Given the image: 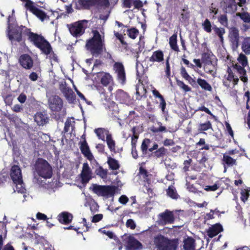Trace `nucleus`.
Masks as SVG:
<instances>
[{
  "label": "nucleus",
  "instance_id": "9d476101",
  "mask_svg": "<svg viewBox=\"0 0 250 250\" xmlns=\"http://www.w3.org/2000/svg\"><path fill=\"white\" fill-rule=\"evenodd\" d=\"M174 221V217L173 212L166 209L164 212L158 214L157 222L159 225H165L172 224Z\"/></svg>",
  "mask_w": 250,
  "mask_h": 250
},
{
  "label": "nucleus",
  "instance_id": "a18cd8bd",
  "mask_svg": "<svg viewBox=\"0 0 250 250\" xmlns=\"http://www.w3.org/2000/svg\"><path fill=\"white\" fill-rule=\"evenodd\" d=\"M216 34L219 36L221 42H223V35L225 33V29L223 28H216L214 29Z\"/></svg>",
  "mask_w": 250,
  "mask_h": 250
},
{
  "label": "nucleus",
  "instance_id": "603ef678",
  "mask_svg": "<svg viewBox=\"0 0 250 250\" xmlns=\"http://www.w3.org/2000/svg\"><path fill=\"white\" fill-rule=\"evenodd\" d=\"M128 197L125 195L121 196L119 199V202L123 205H125L128 202Z\"/></svg>",
  "mask_w": 250,
  "mask_h": 250
},
{
  "label": "nucleus",
  "instance_id": "72a5a7b5",
  "mask_svg": "<svg viewBox=\"0 0 250 250\" xmlns=\"http://www.w3.org/2000/svg\"><path fill=\"white\" fill-rule=\"evenodd\" d=\"M106 141L107 146L111 151H113L115 149V142L113 140L111 135L107 134L106 137Z\"/></svg>",
  "mask_w": 250,
  "mask_h": 250
},
{
  "label": "nucleus",
  "instance_id": "49530a36",
  "mask_svg": "<svg viewBox=\"0 0 250 250\" xmlns=\"http://www.w3.org/2000/svg\"><path fill=\"white\" fill-rule=\"evenodd\" d=\"M96 173L98 175L104 179L106 177L107 172L106 170L103 169L102 167H100L96 170Z\"/></svg>",
  "mask_w": 250,
  "mask_h": 250
},
{
  "label": "nucleus",
  "instance_id": "5fc2aeb1",
  "mask_svg": "<svg viewBox=\"0 0 250 250\" xmlns=\"http://www.w3.org/2000/svg\"><path fill=\"white\" fill-rule=\"evenodd\" d=\"M13 99L14 98L13 96L8 95L5 98L4 102L6 104L10 105L12 104Z\"/></svg>",
  "mask_w": 250,
  "mask_h": 250
},
{
  "label": "nucleus",
  "instance_id": "864d4df0",
  "mask_svg": "<svg viewBox=\"0 0 250 250\" xmlns=\"http://www.w3.org/2000/svg\"><path fill=\"white\" fill-rule=\"evenodd\" d=\"M138 139V135H133L131 137V145L132 148H135L136 146V143L137 142V140Z\"/></svg>",
  "mask_w": 250,
  "mask_h": 250
},
{
  "label": "nucleus",
  "instance_id": "bb28decb",
  "mask_svg": "<svg viewBox=\"0 0 250 250\" xmlns=\"http://www.w3.org/2000/svg\"><path fill=\"white\" fill-rule=\"evenodd\" d=\"M197 83L203 89L208 91L212 90L211 85L205 80L198 78L197 80Z\"/></svg>",
  "mask_w": 250,
  "mask_h": 250
},
{
  "label": "nucleus",
  "instance_id": "1a4fd4ad",
  "mask_svg": "<svg viewBox=\"0 0 250 250\" xmlns=\"http://www.w3.org/2000/svg\"><path fill=\"white\" fill-rule=\"evenodd\" d=\"M26 8L35 15L42 21L49 20V17L42 10L39 9L37 5L32 1H28L26 4Z\"/></svg>",
  "mask_w": 250,
  "mask_h": 250
},
{
  "label": "nucleus",
  "instance_id": "e433bc0d",
  "mask_svg": "<svg viewBox=\"0 0 250 250\" xmlns=\"http://www.w3.org/2000/svg\"><path fill=\"white\" fill-rule=\"evenodd\" d=\"M94 131H95V133L97 134L98 138L102 140H104V133H105L106 135H107V134H108V132L107 131H106L104 129H103L102 128L96 129Z\"/></svg>",
  "mask_w": 250,
  "mask_h": 250
},
{
  "label": "nucleus",
  "instance_id": "79ce46f5",
  "mask_svg": "<svg viewBox=\"0 0 250 250\" xmlns=\"http://www.w3.org/2000/svg\"><path fill=\"white\" fill-rule=\"evenodd\" d=\"M129 37L132 39H135L138 35L139 31L137 29L132 28L128 30L127 31Z\"/></svg>",
  "mask_w": 250,
  "mask_h": 250
},
{
  "label": "nucleus",
  "instance_id": "bf43d9fd",
  "mask_svg": "<svg viewBox=\"0 0 250 250\" xmlns=\"http://www.w3.org/2000/svg\"><path fill=\"white\" fill-rule=\"evenodd\" d=\"M103 218V215L102 214H98L94 215L93 217L92 221L93 222H98Z\"/></svg>",
  "mask_w": 250,
  "mask_h": 250
},
{
  "label": "nucleus",
  "instance_id": "680f3d73",
  "mask_svg": "<svg viewBox=\"0 0 250 250\" xmlns=\"http://www.w3.org/2000/svg\"><path fill=\"white\" fill-rule=\"evenodd\" d=\"M36 216H37V219H38L39 220H46L47 219V217L46 215H45L44 214H42V213H40V212H38Z\"/></svg>",
  "mask_w": 250,
  "mask_h": 250
},
{
  "label": "nucleus",
  "instance_id": "4be33fe9",
  "mask_svg": "<svg viewBox=\"0 0 250 250\" xmlns=\"http://www.w3.org/2000/svg\"><path fill=\"white\" fill-rule=\"evenodd\" d=\"M72 215L67 212H63L58 216L59 222L62 224H68L72 220Z\"/></svg>",
  "mask_w": 250,
  "mask_h": 250
},
{
  "label": "nucleus",
  "instance_id": "412c9836",
  "mask_svg": "<svg viewBox=\"0 0 250 250\" xmlns=\"http://www.w3.org/2000/svg\"><path fill=\"white\" fill-rule=\"evenodd\" d=\"M35 121L39 125H42L48 122L46 114L42 112H38L35 115Z\"/></svg>",
  "mask_w": 250,
  "mask_h": 250
},
{
  "label": "nucleus",
  "instance_id": "ddd939ff",
  "mask_svg": "<svg viewBox=\"0 0 250 250\" xmlns=\"http://www.w3.org/2000/svg\"><path fill=\"white\" fill-rule=\"evenodd\" d=\"M49 105L53 111H59L62 106V102L58 96H52L49 100Z\"/></svg>",
  "mask_w": 250,
  "mask_h": 250
},
{
  "label": "nucleus",
  "instance_id": "e2e57ef3",
  "mask_svg": "<svg viewBox=\"0 0 250 250\" xmlns=\"http://www.w3.org/2000/svg\"><path fill=\"white\" fill-rule=\"evenodd\" d=\"M97 3H98L105 7H107L109 4L108 0H98V1Z\"/></svg>",
  "mask_w": 250,
  "mask_h": 250
},
{
  "label": "nucleus",
  "instance_id": "0eeeda50",
  "mask_svg": "<svg viewBox=\"0 0 250 250\" xmlns=\"http://www.w3.org/2000/svg\"><path fill=\"white\" fill-rule=\"evenodd\" d=\"M154 244L158 250H176L174 243L162 235H158L155 238Z\"/></svg>",
  "mask_w": 250,
  "mask_h": 250
},
{
  "label": "nucleus",
  "instance_id": "c9c22d12",
  "mask_svg": "<svg viewBox=\"0 0 250 250\" xmlns=\"http://www.w3.org/2000/svg\"><path fill=\"white\" fill-rule=\"evenodd\" d=\"M107 162L110 168L114 170L119 168V165L118 161L112 157H109Z\"/></svg>",
  "mask_w": 250,
  "mask_h": 250
},
{
  "label": "nucleus",
  "instance_id": "338daca9",
  "mask_svg": "<svg viewBox=\"0 0 250 250\" xmlns=\"http://www.w3.org/2000/svg\"><path fill=\"white\" fill-rule=\"evenodd\" d=\"M38 75L35 72H32L29 75V78L33 81H35L38 79Z\"/></svg>",
  "mask_w": 250,
  "mask_h": 250
},
{
  "label": "nucleus",
  "instance_id": "6e6552de",
  "mask_svg": "<svg viewBox=\"0 0 250 250\" xmlns=\"http://www.w3.org/2000/svg\"><path fill=\"white\" fill-rule=\"evenodd\" d=\"M24 28L23 26H19L14 24H9L7 35L9 40L12 42H21L22 39L21 33Z\"/></svg>",
  "mask_w": 250,
  "mask_h": 250
},
{
  "label": "nucleus",
  "instance_id": "39448f33",
  "mask_svg": "<svg viewBox=\"0 0 250 250\" xmlns=\"http://www.w3.org/2000/svg\"><path fill=\"white\" fill-rule=\"evenodd\" d=\"M117 188L115 186H101L97 184H93L92 186V190L95 194L105 198L113 196Z\"/></svg>",
  "mask_w": 250,
  "mask_h": 250
},
{
  "label": "nucleus",
  "instance_id": "2f4dec72",
  "mask_svg": "<svg viewBox=\"0 0 250 250\" xmlns=\"http://www.w3.org/2000/svg\"><path fill=\"white\" fill-rule=\"evenodd\" d=\"M180 73L183 78L187 80L190 83L195 82V81L187 73L185 67L182 66L181 68Z\"/></svg>",
  "mask_w": 250,
  "mask_h": 250
},
{
  "label": "nucleus",
  "instance_id": "c85d7f7f",
  "mask_svg": "<svg viewBox=\"0 0 250 250\" xmlns=\"http://www.w3.org/2000/svg\"><path fill=\"white\" fill-rule=\"evenodd\" d=\"M169 45L171 48L175 51H179V48L177 45V35L176 34L173 35L169 38Z\"/></svg>",
  "mask_w": 250,
  "mask_h": 250
},
{
  "label": "nucleus",
  "instance_id": "cd10ccee",
  "mask_svg": "<svg viewBox=\"0 0 250 250\" xmlns=\"http://www.w3.org/2000/svg\"><path fill=\"white\" fill-rule=\"evenodd\" d=\"M235 160L232 159V157H223L222 163L224 166V172L227 171L226 165L228 167L232 166L235 163Z\"/></svg>",
  "mask_w": 250,
  "mask_h": 250
},
{
  "label": "nucleus",
  "instance_id": "8fccbe9b",
  "mask_svg": "<svg viewBox=\"0 0 250 250\" xmlns=\"http://www.w3.org/2000/svg\"><path fill=\"white\" fill-rule=\"evenodd\" d=\"M219 21L223 25L226 26L227 25V18L226 15H221L219 19Z\"/></svg>",
  "mask_w": 250,
  "mask_h": 250
},
{
  "label": "nucleus",
  "instance_id": "6ab92c4d",
  "mask_svg": "<svg viewBox=\"0 0 250 250\" xmlns=\"http://www.w3.org/2000/svg\"><path fill=\"white\" fill-rule=\"evenodd\" d=\"M98 77L101 79V83L104 86L110 84L113 81L111 76L107 73L103 72L99 73Z\"/></svg>",
  "mask_w": 250,
  "mask_h": 250
},
{
  "label": "nucleus",
  "instance_id": "20e7f679",
  "mask_svg": "<svg viewBox=\"0 0 250 250\" xmlns=\"http://www.w3.org/2000/svg\"><path fill=\"white\" fill-rule=\"evenodd\" d=\"M29 39L34 44L41 50L42 53L47 55L52 52L50 43L42 36L31 33L29 34Z\"/></svg>",
  "mask_w": 250,
  "mask_h": 250
},
{
  "label": "nucleus",
  "instance_id": "c756f323",
  "mask_svg": "<svg viewBox=\"0 0 250 250\" xmlns=\"http://www.w3.org/2000/svg\"><path fill=\"white\" fill-rule=\"evenodd\" d=\"M81 150L84 156H91V153L86 143L84 141L82 143L80 146Z\"/></svg>",
  "mask_w": 250,
  "mask_h": 250
},
{
  "label": "nucleus",
  "instance_id": "f704fd0d",
  "mask_svg": "<svg viewBox=\"0 0 250 250\" xmlns=\"http://www.w3.org/2000/svg\"><path fill=\"white\" fill-rule=\"evenodd\" d=\"M167 195L173 199H177L179 197V195L173 187H169L167 189Z\"/></svg>",
  "mask_w": 250,
  "mask_h": 250
},
{
  "label": "nucleus",
  "instance_id": "f8f14e48",
  "mask_svg": "<svg viewBox=\"0 0 250 250\" xmlns=\"http://www.w3.org/2000/svg\"><path fill=\"white\" fill-rule=\"evenodd\" d=\"M60 89L70 103H72L75 100V95L71 88L67 87L66 83H62L60 85Z\"/></svg>",
  "mask_w": 250,
  "mask_h": 250
},
{
  "label": "nucleus",
  "instance_id": "3c124183",
  "mask_svg": "<svg viewBox=\"0 0 250 250\" xmlns=\"http://www.w3.org/2000/svg\"><path fill=\"white\" fill-rule=\"evenodd\" d=\"M139 174L142 176L144 179H146L147 177V172L146 169L143 168L142 166L140 167Z\"/></svg>",
  "mask_w": 250,
  "mask_h": 250
},
{
  "label": "nucleus",
  "instance_id": "dca6fc26",
  "mask_svg": "<svg viewBox=\"0 0 250 250\" xmlns=\"http://www.w3.org/2000/svg\"><path fill=\"white\" fill-rule=\"evenodd\" d=\"M229 40L232 44V45L237 48L239 45V31L236 28H232L229 30Z\"/></svg>",
  "mask_w": 250,
  "mask_h": 250
},
{
  "label": "nucleus",
  "instance_id": "aec40b11",
  "mask_svg": "<svg viewBox=\"0 0 250 250\" xmlns=\"http://www.w3.org/2000/svg\"><path fill=\"white\" fill-rule=\"evenodd\" d=\"M223 230L222 227L221 225L216 224L211 227H210L208 231V235L210 237L212 238L217 235L219 232Z\"/></svg>",
  "mask_w": 250,
  "mask_h": 250
},
{
  "label": "nucleus",
  "instance_id": "a19ab883",
  "mask_svg": "<svg viewBox=\"0 0 250 250\" xmlns=\"http://www.w3.org/2000/svg\"><path fill=\"white\" fill-rule=\"evenodd\" d=\"M210 128H211V125L209 121H208L205 123L200 124L198 127L199 131H206Z\"/></svg>",
  "mask_w": 250,
  "mask_h": 250
},
{
  "label": "nucleus",
  "instance_id": "393cba45",
  "mask_svg": "<svg viewBox=\"0 0 250 250\" xmlns=\"http://www.w3.org/2000/svg\"><path fill=\"white\" fill-rule=\"evenodd\" d=\"M184 243L183 247L185 250H195V241L193 238L188 237Z\"/></svg>",
  "mask_w": 250,
  "mask_h": 250
},
{
  "label": "nucleus",
  "instance_id": "052dcab7",
  "mask_svg": "<svg viewBox=\"0 0 250 250\" xmlns=\"http://www.w3.org/2000/svg\"><path fill=\"white\" fill-rule=\"evenodd\" d=\"M12 109L14 112H19L22 110V107L21 105L16 104L12 107Z\"/></svg>",
  "mask_w": 250,
  "mask_h": 250
},
{
  "label": "nucleus",
  "instance_id": "a211bd4d",
  "mask_svg": "<svg viewBox=\"0 0 250 250\" xmlns=\"http://www.w3.org/2000/svg\"><path fill=\"white\" fill-rule=\"evenodd\" d=\"M20 62L23 67L26 69H30L33 64L31 58L27 55H23L20 58Z\"/></svg>",
  "mask_w": 250,
  "mask_h": 250
},
{
  "label": "nucleus",
  "instance_id": "58836bf2",
  "mask_svg": "<svg viewBox=\"0 0 250 250\" xmlns=\"http://www.w3.org/2000/svg\"><path fill=\"white\" fill-rule=\"evenodd\" d=\"M236 16L239 17L244 22H250V15L248 13H237Z\"/></svg>",
  "mask_w": 250,
  "mask_h": 250
},
{
  "label": "nucleus",
  "instance_id": "473e14b6",
  "mask_svg": "<svg viewBox=\"0 0 250 250\" xmlns=\"http://www.w3.org/2000/svg\"><path fill=\"white\" fill-rule=\"evenodd\" d=\"M151 143V141L150 139L146 138L145 139L141 145V150L143 152V154H146L147 152L148 151V147Z\"/></svg>",
  "mask_w": 250,
  "mask_h": 250
},
{
  "label": "nucleus",
  "instance_id": "7c9ffc66",
  "mask_svg": "<svg viewBox=\"0 0 250 250\" xmlns=\"http://www.w3.org/2000/svg\"><path fill=\"white\" fill-rule=\"evenodd\" d=\"M75 125V121L74 118H69L68 119L66 122L65 123L64 126V130L65 132H67L70 130V129L71 130H73L74 128Z\"/></svg>",
  "mask_w": 250,
  "mask_h": 250
},
{
  "label": "nucleus",
  "instance_id": "2eb2a0df",
  "mask_svg": "<svg viewBox=\"0 0 250 250\" xmlns=\"http://www.w3.org/2000/svg\"><path fill=\"white\" fill-rule=\"evenodd\" d=\"M114 69L117 74L119 81L122 83H124L125 81V74L123 65L121 63L116 62L114 65Z\"/></svg>",
  "mask_w": 250,
  "mask_h": 250
},
{
  "label": "nucleus",
  "instance_id": "09e8293b",
  "mask_svg": "<svg viewBox=\"0 0 250 250\" xmlns=\"http://www.w3.org/2000/svg\"><path fill=\"white\" fill-rule=\"evenodd\" d=\"M126 226L127 228H130L131 229H134L136 227V224L134 221L131 219L127 220Z\"/></svg>",
  "mask_w": 250,
  "mask_h": 250
},
{
  "label": "nucleus",
  "instance_id": "6e6d98bb",
  "mask_svg": "<svg viewBox=\"0 0 250 250\" xmlns=\"http://www.w3.org/2000/svg\"><path fill=\"white\" fill-rule=\"evenodd\" d=\"M26 96L24 94L21 93L18 97V100L20 103L23 104L26 101Z\"/></svg>",
  "mask_w": 250,
  "mask_h": 250
},
{
  "label": "nucleus",
  "instance_id": "ea45409f",
  "mask_svg": "<svg viewBox=\"0 0 250 250\" xmlns=\"http://www.w3.org/2000/svg\"><path fill=\"white\" fill-rule=\"evenodd\" d=\"M238 61L241 64L242 66L245 67L248 65V59L247 57L243 54L241 53L238 59Z\"/></svg>",
  "mask_w": 250,
  "mask_h": 250
},
{
  "label": "nucleus",
  "instance_id": "13d9d810",
  "mask_svg": "<svg viewBox=\"0 0 250 250\" xmlns=\"http://www.w3.org/2000/svg\"><path fill=\"white\" fill-rule=\"evenodd\" d=\"M218 188V186L216 184H214L213 186H206L205 189L207 191H215Z\"/></svg>",
  "mask_w": 250,
  "mask_h": 250
},
{
  "label": "nucleus",
  "instance_id": "4468645a",
  "mask_svg": "<svg viewBox=\"0 0 250 250\" xmlns=\"http://www.w3.org/2000/svg\"><path fill=\"white\" fill-rule=\"evenodd\" d=\"M221 4L226 13H233L237 10V3L235 0H223Z\"/></svg>",
  "mask_w": 250,
  "mask_h": 250
},
{
  "label": "nucleus",
  "instance_id": "9b49d317",
  "mask_svg": "<svg viewBox=\"0 0 250 250\" xmlns=\"http://www.w3.org/2000/svg\"><path fill=\"white\" fill-rule=\"evenodd\" d=\"M123 242L128 250H138L142 249V245L132 236L125 235Z\"/></svg>",
  "mask_w": 250,
  "mask_h": 250
},
{
  "label": "nucleus",
  "instance_id": "37998d69",
  "mask_svg": "<svg viewBox=\"0 0 250 250\" xmlns=\"http://www.w3.org/2000/svg\"><path fill=\"white\" fill-rule=\"evenodd\" d=\"M177 85L185 92H188L191 91V88L188 85H186L184 83L181 81H177Z\"/></svg>",
  "mask_w": 250,
  "mask_h": 250
},
{
  "label": "nucleus",
  "instance_id": "423d86ee",
  "mask_svg": "<svg viewBox=\"0 0 250 250\" xmlns=\"http://www.w3.org/2000/svg\"><path fill=\"white\" fill-rule=\"evenodd\" d=\"M88 22V21L85 20L79 21L68 24L67 27L72 35L76 37H80L84 33Z\"/></svg>",
  "mask_w": 250,
  "mask_h": 250
},
{
  "label": "nucleus",
  "instance_id": "774afa93",
  "mask_svg": "<svg viewBox=\"0 0 250 250\" xmlns=\"http://www.w3.org/2000/svg\"><path fill=\"white\" fill-rule=\"evenodd\" d=\"M2 250H15L13 247L10 244L6 245Z\"/></svg>",
  "mask_w": 250,
  "mask_h": 250
},
{
  "label": "nucleus",
  "instance_id": "7ed1b4c3",
  "mask_svg": "<svg viewBox=\"0 0 250 250\" xmlns=\"http://www.w3.org/2000/svg\"><path fill=\"white\" fill-rule=\"evenodd\" d=\"M37 175L44 179L50 178L52 175V169L48 162L41 158H38L34 165Z\"/></svg>",
  "mask_w": 250,
  "mask_h": 250
},
{
  "label": "nucleus",
  "instance_id": "f03ea898",
  "mask_svg": "<svg viewBox=\"0 0 250 250\" xmlns=\"http://www.w3.org/2000/svg\"><path fill=\"white\" fill-rule=\"evenodd\" d=\"M10 176L15 185L13 187L14 191L23 193L25 189L22 180V176L20 168L17 165L13 166L11 169Z\"/></svg>",
  "mask_w": 250,
  "mask_h": 250
},
{
  "label": "nucleus",
  "instance_id": "4c0bfd02",
  "mask_svg": "<svg viewBox=\"0 0 250 250\" xmlns=\"http://www.w3.org/2000/svg\"><path fill=\"white\" fill-rule=\"evenodd\" d=\"M98 0H79V2L85 7L96 4Z\"/></svg>",
  "mask_w": 250,
  "mask_h": 250
},
{
  "label": "nucleus",
  "instance_id": "c03bdc74",
  "mask_svg": "<svg viewBox=\"0 0 250 250\" xmlns=\"http://www.w3.org/2000/svg\"><path fill=\"white\" fill-rule=\"evenodd\" d=\"M204 29L208 33L211 31V23L208 19H206L202 24Z\"/></svg>",
  "mask_w": 250,
  "mask_h": 250
},
{
  "label": "nucleus",
  "instance_id": "0e129e2a",
  "mask_svg": "<svg viewBox=\"0 0 250 250\" xmlns=\"http://www.w3.org/2000/svg\"><path fill=\"white\" fill-rule=\"evenodd\" d=\"M114 35L122 44H125V42L123 40V36L121 34L118 32H115Z\"/></svg>",
  "mask_w": 250,
  "mask_h": 250
},
{
  "label": "nucleus",
  "instance_id": "4d7b16f0",
  "mask_svg": "<svg viewBox=\"0 0 250 250\" xmlns=\"http://www.w3.org/2000/svg\"><path fill=\"white\" fill-rule=\"evenodd\" d=\"M132 3L136 8H139L143 6V3L140 0H132Z\"/></svg>",
  "mask_w": 250,
  "mask_h": 250
},
{
  "label": "nucleus",
  "instance_id": "5701e85b",
  "mask_svg": "<svg viewBox=\"0 0 250 250\" xmlns=\"http://www.w3.org/2000/svg\"><path fill=\"white\" fill-rule=\"evenodd\" d=\"M244 67L241 66L238 64H235L234 65V69L236 70V71L239 74L240 78L241 81L246 83L248 81V78L246 76V71L244 68Z\"/></svg>",
  "mask_w": 250,
  "mask_h": 250
},
{
  "label": "nucleus",
  "instance_id": "f257e3e1",
  "mask_svg": "<svg viewBox=\"0 0 250 250\" xmlns=\"http://www.w3.org/2000/svg\"><path fill=\"white\" fill-rule=\"evenodd\" d=\"M92 33L93 37L87 41L85 46L93 55H98L103 51L104 36L97 30H93Z\"/></svg>",
  "mask_w": 250,
  "mask_h": 250
},
{
  "label": "nucleus",
  "instance_id": "f3484780",
  "mask_svg": "<svg viewBox=\"0 0 250 250\" xmlns=\"http://www.w3.org/2000/svg\"><path fill=\"white\" fill-rule=\"evenodd\" d=\"M83 184H86L91 179V172L88 165L84 163L83 165V170L81 174Z\"/></svg>",
  "mask_w": 250,
  "mask_h": 250
},
{
  "label": "nucleus",
  "instance_id": "b1692460",
  "mask_svg": "<svg viewBox=\"0 0 250 250\" xmlns=\"http://www.w3.org/2000/svg\"><path fill=\"white\" fill-rule=\"evenodd\" d=\"M163 53L161 51H156L153 53L152 56L149 58V61L152 62H160L163 61Z\"/></svg>",
  "mask_w": 250,
  "mask_h": 250
},
{
  "label": "nucleus",
  "instance_id": "69168bd1",
  "mask_svg": "<svg viewBox=\"0 0 250 250\" xmlns=\"http://www.w3.org/2000/svg\"><path fill=\"white\" fill-rule=\"evenodd\" d=\"M198 110L205 111V112H206L207 113H208L209 115H212L210 110L208 108H207L204 106L199 107L198 109Z\"/></svg>",
  "mask_w": 250,
  "mask_h": 250
},
{
  "label": "nucleus",
  "instance_id": "a878e982",
  "mask_svg": "<svg viewBox=\"0 0 250 250\" xmlns=\"http://www.w3.org/2000/svg\"><path fill=\"white\" fill-rule=\"evenodd\" d=\"M242 49L247 55H250V37L244 38L242 43Z\"/></svg>",
  "mask_w": 250,
  "mask_h": 250
},
{
  "label": "nucleus",
  "instance_id": "de8ad7c7",
  "mask_svg": "<svg viewBox=\"0 0 250 250\" xmlns=\"http://www.w3.org/2000/svg\"><path fill=\"white\" fill-rule=\"evenodd\" d=\"M241 199L242 201H243L244 202H245L247 200L250 194L249 192L246 190H242L241 192Z\"/></svg>",
  "mask_w": 250,
  "mask_h": 250
}]
</instances>
